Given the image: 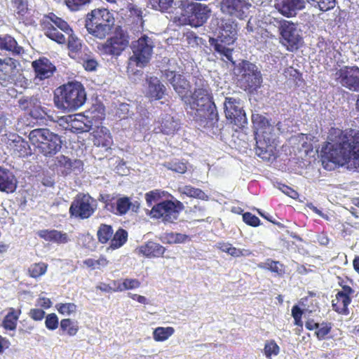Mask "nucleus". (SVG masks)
<instances>
[{
	"label": "nucleus",
	"mask_w": 359,
	"mask_h": 359,
	"mask_svg": "<svg viewBox=\"0 0 359 359\" xmlns=\"http://www.w3.org/2000/svg\"><path fill=\"white\" fill-rule=\"evenodd\" d=\"M321 161L327 170L345 167L349 171L359 172V130L331 128L322 146Z\"/></svg>",
	"instance_id": "f257e3e1"
},
{
	"label": "nucleus",
	"mask_w": 359,
	"mask_h": 359,
	"mask_svg": "<svg viewBox=\"0 0 359 359\" xmlns=\"http://www.w3.org/2000/svg\"><path fill=\"white\" fill-rule=\"evenodd\" d=\"M256 140L255 154L266 161H273L278 157V140L274 127L264 116L259 114L252 115Z\"/></svg>",
	"instance_id": "f03ea898"
},
{
	"label": "nucleus",
	"mask_w": 359,
	"mask_h": 359,
	"mask_svg": "<svg viewBox=\"0 0 359 359\" xmlns=\"http://www.w3.org/2000/svg\"><path fill=\"white\" fill-rule=\"evenodd\" d=\"M53 100L58 109L68 111H75L86 101L85 88L79 81L68 82L55 90Z\"/></svg>",
	"instance_id": "7ed1b4c3"
},
{
	"label": "nucleus",
	"mask_w": 359,
	"mask_h": 359,
	"mask_svg": "<svg viewBox=\"0 0 359 359\" xmlns=\"http://www.w3.org/2000/svg\"><path fill=\"white\" fill-rule=\"evenodd\" d=\"M28 138L35 151L46 157L55 156L62 149L61 137L48 128L32 130Z\"/></svg>",
	"instance_id": "20e7f679"
},
{
	"label": "nucleus",
	"mask_w": 359,
	"mask_h": 359,
	"mask_svg": "<svg viewBox=\"0 0 359 359\" xmlns=\"http://www.w3.org/2000/svg\"><path fill=\"white\" fill-rule=\"evenodd\" d=\"M114 25L112 13L106 8H97L86 15L85 27L96 38L103 39L111 31Z\"/></svg>",
	"instance_id": "39448f33"
},
{
	"label": "nucleus",
	"mask_w": 359,
	"mask_h": 359,
	"mask_svg": "<svg viewBox=\"0 0 359 359\" xmlns=\"http://www.w3.org/2000/svg\"><path fill=\"white\" fill-rule=\"evenodd\" d=\"M236 27L237 25L234 21L231 20H222L217 38H210L209 40L214 50L231 62H233L232 57L233 50L226 47V46L233 44L236 40Z\"/></svg>",
	"instance_id": "423d86ee"
},
{
	"label": "nucleus",
	"mask_w": 359,
	"mask_h": 359,
	"mask_svg": "<svg viewBox=\"0 0 359 359\" xmlns=\"http://www.w3.org/2000/svg\"><path fill=\"white\" fill-rule=\"evenodd\" d=\"M184 209L183 203L178 200H164L152 206L148 215L164 224L174 223L180 213Z\"/></svg>",
	"instance_id": "0eeeda50"
},
{
	"label": "nucleus",
	"mask_w": 359,
	"mask_h": 359,
	"mask_svg": "<svg viewBox=\"0 0 359 359\" xmlns=\"http://www.w3.org/2000/svg\"><path fill=\"white\" fill-rule=\"evenodd\" d=\"M238 85L241 89L252 93L261 87L262 74L255 64L243 60L238 65Z\"/></svg>",
	"instance_id": "6e6552de"
},
{
	"label": "nucleus",
	"mask_w": 359,
	"mask_h": 359,
	"mask_svg": "<svg viewBox=\"0 0 359 359\" xmlns=\"http://www.w3.org/2000/svg\"><path fill=\"white\" fill-rule=\"evenodd\" d=\"M210 13L211 10L207 5L191 2L184 6L180 20L184 25L198 27L206 22Z\"/></svg>",
	"instance_id": "1a4fd4ad"
},
{
	"label": "nucleus",
	"mask_w": 359,
	"mask_h": 359,
	"mask_svg": "<svg viewBox=\"0 0 359 359\" xmlns=\"http://www.w3.org/2000/svg\"><path fill=\"white\" fill-rule=\"evenodd\" d=\"M280 42L287 51L294 52L299 49L303 43V37L299 34L296 24L282 20L278 26Z\"/></svg>",
	"instance_id": "9d476101"
},
{
	"label": "nucleus",
	"mask_w": 359,
	"mask_h": 359,
	"mask_svg": "<svg viewBox=\"0 0 359 359\" xmlns=\"http://www.w3.org/2000/svg\"><path fill=\"white\" fill-rule=\"evenodd\" d=\"M194 85L196 88L189 104L192 110L196 111V114L200 111L205 112L212 103H215L210 93L208 83L203 78L198 76L196 78Z\"/></svg>",
	"instance_id": "9b49d317"
},
{
	"label": "nucleus",
	"mask_w": 359,
	"mask_h": 359,
	"mask_svg": "<svg viewBox=\"0 0 359 359\" xmlns=\"http://www.w3.org/2000/svg\"><path fill=\"white\" fill-rule=\"evenodd\" d=\"M97 209V203L88 194H79L69 207L72 217L86 219L92 217Z\"/></svg>",
	"instance_id": "f8f14e48"
},
{
	"label": "nucleus",
	"mask_w": 359,
	"mask_h": 359,
	"mask_svg": "<svg viewBox=\"0 0 359 359\" xmlns=\"http://www.w3.org/2000/svg\"><path fill=\"white\" fill-rule=\"evenodd\" d=\"M154 47V42L147 35H143L137 41H133L132 50L133 55L130 57V62H135L137 67H143L149 62Z\"/></svg>",
	"instance_id": "ddd939ff"
},
{
	"label": "nucleus",
	"mask_w": 359,
	"mask_h": 359,
	"mask_svg": "<svg viewBox=\"0 0 359 359\" xmlns=\"http://www.w3.org/2000/svg\"><path fill=\"white\" fill-rule=\"evenodd\" d=\"M129 44V37L122 29L116 30L114 35L104 43L97 46L102 55L118 56Z\"/></svg>",
	"instance_id": "4468645a"
},
{
	"label": "nucleus",
	"mask_w": 359,
	"mask_h": 359,
	"mask_svg": "<svg viewBox=\"0 0 359 359\" xmlns=\"http://www.w3.org/2000/svg\"><path fill=\"white\" fill-rule=\"evenodd\" d=\"M224 104L225 116L229 123L238 128H243L247 123V117L241 105L240 100L226 97Z\"/></svg>",
	"instance_id": "2eb2a0df"
},
{
	"label": "nucleus",
	"mask_w": 359,
	"mask_h": 359,
	"mask_svg": "<svg viewBox=\"0 0 359 359\" xmlns=\"http://www.w3.org/2000/svg\"><path fill=\"white\" fill-rule=\"evenodd\" d=\"M336 82L350 90L359 92V67L354 66H344L337 69L334 74Z\"/></svg>",
	"instance_id": "dca6fc26"
},
{
	"label": "nucleus",
	"mask_w": 359,
	"mask_h": 359,
	"mask_svg": "<svg viewBox=\"0 0 359 359\" xmlns=\"http://www.w3.org/2000/svg\"><path fill=\"white\" fill-rule=\"evenodd\" d=\"M164 76L181 97L182 100L187 104L191 88L189 81L183 74L170 69L165 70Z\"/></svg>",
	"instance_id": "f3484780"
},
{
	"label": "nucleus",
	"mask_w": 359,
	"mask_h": 359,
	"mask_svg": "<svg viewBox=\"0 0 359 359\" xmlns=\"http://www.w3.org/2000/svg\"><path fill=\"white\" fill-rule=\"evenodd\" d=\"M56 19L64 20L53 13H48V15L45 16V18L41 23V27L44 32V34L48 39L59 44H65L67 39L65 35L58 31V29L61 31V28L55 22Z\"/></svg>",
	"instance_id": "a211bd4d"
},
{
	"label": "nucleus",
	"mask_w": 359,
	"mask_h": 359,
	"mask_svg": "<svg viewBox=\"0 0 359 359\" xmlns=\"http://www.w3.org/2000/svg\"><path fill=\"white\" fill-rule=\"evenodd\" d=\"M5 143L11 155L27 157L32 154L28 142L16 133H10L7 136Z\"/></svg>",
	"instance_id": "6ab92c4d"
},
{
	"label": "nucleus",
	"mask_w": 359,
	"mask_h": 359,
	"mask_svg": "<svg viewBox=\"0 0 359 359\" xmlns=\"http://www.w3.org/2000/svg\"><path fill=\"white\" fill-rule=\"evenodd\" d=\"M354 290L349 286L344 285L342 286V290L339 291L335 296V299L332 301L333 310L341 315H348L349 313L348 305L351 302V295Z\"/></svg>",
	"instance_id": "aec40b11"
},
{
	"label": "nucleus",
	"mask_w": 359,
	"mask_h": 359,
	"mask_svg": "<svg viewBox=\"0 0 359 359\" xmlns=\"http://www.w3.org/2000/svg\"><path fill=\"white\" fill-rule=\"evenodd\" d=\"M250 6L251 4L245 0H222L220 3V9L223 13L239 19L245 17V11Z\"/></svg>",
	"instance_id": "412c9836"
},
{
	"label": "nucleus",
	"mask_w": 359,
	"mask_h": 359,
	"mask_svg": "<svg viewBox=\"0 0 359 359\" xmlns=\"http://www.w3.org/2000/svg\"><path fill=\"white\" fill-rule=\"evenodd\" d=\"M55 22L60 26L61 31L68 36L66 43L69 50V56L74 57L72 54H77L81 50L82 43L81 40L74 34L73 29L65 20L56 19Z\"/></svg>",
	"instance_id": "4be33fe9"
},
{
	"label": "nucleus",
	"mask_w": 359,
	"mask_h": 359,
	"mask_svg": "<svg viewBox=\"0 0 359 359\" xmlns=\"http://www.w3.org/2000/svg\"><path fill=\"white\" fill-rule=\"evenodd\" d=\"M32 67L34 69L36 77L40 80L51 77L56 69L54 65L44 57L33 61Z\"/></svg>",
	"instance_id": "5701e85b"
},
{
	"label": "nucleus",
	"mask_w": 359,
	"mask_h": 359,
	"mask_svg": "<svg viewBox=\"0 0 359 359\" xmlns=\"http://www.w3.org/2000/svg\"><path fill=\"white\" fill-rule=\"evenodd\" d=\"M276 6L280 13L289 18L294 16L297 11L304 8L305 1L304 0H280L276 2Z\"/></svg>",
	"instance_id": "b1692460"
},
{
	"label": "nucleus",
	"mask_w": 359,
	"mask_h": 359,
	"mask_svg": "<svg viewBox=\"0 0 359 359\" xmlns=\"http://www.w3.org/2000/svg\"><path fill=\"white\" fill-rule=\"evenodd\" d=\"M0 50L7 51L13 56H22L25 54L24 48L10 34L0 35Z\"/></svg>",
	"instance_id": "393cba45"
},
{
	"label": "nucleus",
	"mask_w": 359,
	"mask_h": 359,
	"mask_svg": "<svg viewBox=\"0 0 359 359\" xmlns=\"http://www.w3.org/2000/svg\"><path fill=\"white\" fill-rule=\"evenodd\" d=\"M157 126L154 130L156 133H162L165 135H172L179 129V123L170 114L162 116L157 122Z\"/></svg>",
	"instance_id": "a878e982"
},
{
	"label": "nucleus",
	"mask_w": 359,
	"mask_h": 359,
	"mask_svg": "<svg viewBox=\"0 0 359 359\" xmlns=\"http://www.w3.org/2000/svg\"><path fill=\"white\" fill-rule=\"evenodd\" d=\"M166 248L162 245L149 241L145 244L138 248L139 254L147 258H156L163 257Z\"/></svg>",
	"instance_id": "bb28decb"
},
{
	"label": "nucleus",
	"mask_w": 359,
	"mask_h": 359,
	"mask_svg": "<svg viewBox=\"0 0 359 359\" xmlns=\"http://www.w3.org/2000/svg\"><path fill=\"white\" fill-rule=\"evenodd\" d=\"M93 143L97 147H102L107 150L113 143L109 130L104 126L97 127L94 131Z\"/></svg>",
	"instance_id": "cd10ccee"
},
{
	"label": "nucleus",
	"mask_w": 359,
	"mask_h": 359,
	"mask_svg": "<svg viewBox=\"0 0 359 359\" xmlns=\"http://www.w3.org/2000/svg\"><path fill=\"white\" fill-rule=\"evenodd\" d=\"M38 235L46 241L57 244H65L69 241L67 233L55 229H43L38 232Z\"/></svg>",
	"instance_id": "c85d7f7f"
},
{
	"label": "nucleus",
	"mask_w": 359,
	"mask_h": 359,
	"mask_svg": "<svg viewBox=\"0 0 359 359\" xmlns=\"http://www.w3.org/2000/svg\"><path fill=\"white\" fill-rule=\"evenodd\" d=\"M15 189V176L8 170L0 167V191L12 193Z\"/></svg>",
	"instance_id": "c756f323"
},
{
	"label": "nucleus",
	"mask_w": 359,
	"mask_h": 359,
	"mask_svg": "<svg viewBox=\"0 0 359 359\" xmlns=\"http://www.w3.org/2000/svg\"><path fill=\"white\" fill-rule=\"evenodd\" d=\"M21 315L20 309L10 307L8 309V313L2 321V327L6 330L14 331L16 330L18 319Z\"/></svg>",
	"instance_id": "7c9ffc66"
},
{
	"label": "nucleus",
	"mask_w": 359,
	"mask_h": 359,
	"mask_svg": "<svg viewBox=\"0 0 359 359\" xmlns=\"http://www.w3.org/2000/svg\"><path fill=\"white\" fill-rule=\"evenodd\" d=\"M166 88L157 78H151L149 81L147 96L155 100H161L165 93Z\"/></svg>",
	"instance_id": "2f4dec72"
},
{
	"label": "nucleus",
	"mask_w": 359,
	"mask_h": 359,
	"mask_svg": "<svg viewBox=\"0 0 359 359\" xmlns=\"http://www.w3.org/2000/svg\"><path fill=\"white\" fill-rule=\"evenodd\" d=\"M15 69V62L12 58H0V81H8L11 78Z\"/></svg>",
	"instance_id": "473e14b6"
},
{
	"label": "nucleus",
	"mask_w": 359,
	"mask_h": 359,
	"mask_svg": "<svg viewBox=\"0 0 359 359\" xmlns=\"http://www.w3.org/2000/svg\"><path fill=\"white\" fill-rule=\"evenodd\" d=\"M246 29L249 33H252V36L255 39L257 43H266L268 39H271L273 36L263 27L253 28L250 20L247 24Z\"/></svg>",
	"instance_id": "72a5a7b5"
},
{
	"label": "nucleus",
	"mask_w": 359,
	"mask_h": 359,
	"mask_svg": "<svg viewBox=\"0 0 359 359\" xmlns=\"http://www.w3.org/2000/svg\"><path fill=\"white\" fill-rule=\"evenodd\" d=\"M128 237V231L123 228H119L115 233L113 232L109 248L111 250L120 248L127 242Z\"/></svg>",
	"instance_id": "f704fd0d"
},
{
	"label": "nucleus",
	"mask_w": 359,
	"mask_h": 359,
	"mask_svg": "<svg viewBox=\"0 0 359 359\" xmlns=\"http://www.w3.org/2000/svg\"><path fill=\"white\" fill-rule=\"evenodd\" d=\"M114 292H122L124 290H133L138 288L141 283L137 279L125 278L123 282L119 280H113Z\"/></svg>",
	"instance_id": "c9c22d12"
},
{
	"label": "nucleus",
	"mask_w": 359,
	"mask_h": 359,
	"mask_svg": "<svg viewBox=\"0 0 359 359\" xmlns=\"http://www.w3.org/2000/svg\"><path fill=\"white\" fill-rule=\"evenodd\" d=\"M161 241L164 243L177 244L184 243L190 241V238L187 234L176 232L165 233L161 236Z\"/></svg>",
	"instance_id": "e433bc0d"
},
{
	"label": "nucleus",
	"mask_w": 359,
	"mask_h": 359,
	"mask_svg": "<svg viewBox=\"0 0 359 359\" xmlns=\"http://www.w3.org/2000/svg\"><path fill=\"white\" fill-rule=\"evenodd\" d=\"M181 194L190 198H194L202 201H207L208 196L201 189L194 187L191 185H185L179 188Z\"/></svg>",
	"instance_id": "4c0bfd02"
},
{
	"label": "nucleus",
	"mask_w": 359,
	"mask_h": 359,
	"mask_svg": "<svg viewBox=\"0 0 359 359\" xmlns=\"http://www.w3.org/2000/svg\"><path fill=\"white\" fill-rule=\"evenodd\" d=\"M113 228L109 224H101L97 231L98 241L102 244H106L110 242L113 236Z\"/></svg>",
	"instance_id": "58836bf2"
},
{
	"label": "nucleus",
	"mask_w": 359,
	"mask_h": 359,
	"mask_svg": "<svg viewBox=\"0 0 359 359\" xmlns=\"http://www.w3.org/2000/svg\"><path fill=\"white\" fill-rule=\"evenodd\" d=\"M258 266L261 269L269 270L273 273H276L279 276L285 273L284 265L278 261H274L271 259H267L264 263H260Z\"/></svg>",
	"instance_id": "ea45409f"
},
{
	"label": "nucleus",
	"mask_w": 359,
	"mask_h": 359,
	"mask_svg": "<svg viewBox=\"0 0 359 359\" xmlns=\"http://www.w3.org/2000/svg\"><path fill=\"white\" fill-rule=\"evenodd\" d=\"M60 330L68 336H75L79 330V327L77 322L73 321L70 318H64L60 322Z\"/></svg>",
	"instance_id": "a19ab883"
},
{
	"label": "nucleus",
	"mask_w": 359,
	"mask_h": 359,
	"mask_svg": "<svg viewBox=\"0 0 359 359\" xmlns=\"http://www.w3.org/2000/svg\"><path fill=\"white\" fill-rule=\"evenodd\" d=\"M132 206H135V205L133 204L129 197L118 198L116 200L114 214L116 215H126Z\"/></svg>",
	"instance_id": "79ce46f5"
},
{
	"label": "nucleus",
	"mask_w": 359,
	"mask_h": 359,
	"mask_svg": "<svg viewBox=\"0 0 359 359\" xmlns=\"http://www.w3.org/2000/svg\"><path fill=\"white\" fill-rule=\"evenodd\" d=\"M48 264L40 262L31 264L27 269V274L33 278H38L43 276L48 270Z\"/></svg>",
	"instance_id": "37998d69"
},
{
	"label": "nucleus",
	"mask_w": 359,
	"mask_h": 359,
	"mask_svg": "<svg viewBox=\"0 0 359 359\" xmlns=\"http://www.w3.org/2000/svg\"><path fill=\"white\" fill-rule=\"evenodd\" d=\"M175 332L172 327H158L153 332V338L156 341H164Z\"/></svg>",
	"instance_id": "c03bdc74"
},
{
	"label": "nucleus",
	"mask_w": 359,
	"mask_h": 359,
	"mask_svg": "<svg viewBox=\"0 0 359 359\" xmlns=\"http://www.w3.org/2000/svg\"><path fill=\"white\" fill-rule=\"evenodd\" d=\"M306 1L323 12L330 11L336 6V0H306Z\"/></svg>",
	"instance_id": "a18cd8bd"
},
{
	"label": "nucleus",
	"mask_w": 359,
	"mask_h": 359,
	"mask_svg": "<svg viewBox=\"0 0 359 359\" xmlns=\"http://www.w3.org/2000/svg\"><path fill=\"white\" fill-rule=\"evenodd\" d=\"M168 192L161 189L151 190L145 194V200L147 206L151 207L153 203H156L166 196Z\"/></svg>",
	"instance_id": "49530a36"
},
{
	"label": "nucleus",
	"mask_w": 359,
	"mask_h": 359,
	"mask_svg": "<svg viewBox=\"0 0 359 359\" xmlns=\"http://www.w3.org/2000/svg\"><path fill=\"white\" fill-rule=\"evenodd\" d=\"M15 13L16 18L20 20L25 22L28 18L29 8L27 1H20L16 4H14Z\"/></svg>",
	"instance_id": "de8ad7c7"
},
{
	"label": "nucleus",
	"mask_w": 359,
	"mask_h": 359,
	"mask_svg": "<svg viewBox=\"0 0 359 359\" xmlns=\"http://www.w3.org/2000/svg\"><path fill=\"white\" fill-rule=\"evenodd\" d=\"M118 198L111 194H100L98 200L104 203V208L111 213L114 214L116 208V200Z\"/></svg>",
	"instance_id": "09e8293b"
},
{
	"label": "nucleus",
	"mask_w": 359,
	"mask_h": 359,
	"mask_svg": "<svg viewBox=\"0 0 359 359\" xmlns=\"http://www.w3.org/2000/svg\"><path fill=\"white\" fill-rule=\"evenodd\" d=\"M39 99L35 97L23 96L18 100L19 107L28 114L37 104Z\"/></svg>",
	"instance_id": "8fccbe9b"
},
{
	"label": "nucleus",
	"mask_w": 359,
	"mask_h": 359,
	"mask_svg": "<svg viewBox=\"0 0 359 359\" xmlns=\"http://www.w3.org/2000/svg\"><path fill=\"white\" fill-rule=\"evenodd\" d=\"M264 351L265 356L268 359H271L272 355H278L280 347L273 339H271L266 341Z\"/></svg>",
	"instance_id": "3c124183"
},
{
	"label": "nucleus",
	"mask_w": 359,
	"mask_h": 359,
	"mask_svg": "<svg viewBox=\"0 0 359 359\" xmlns=\"http://www.w3.org/2000/svg\"><path fill=\"white\" fill-rule=\"evenodd\" d=\"M109 261L104 256H101L98 259H86L83 261V264L91 269H100V267L106 266Z\"/></svg>",
	"instance_id": "603ef678"
},
{
	"label": "nucleus",
	"mask_w": 359,
	"mask_h": 359,
	"mask_svg": "<svg viewBox=\"0 0 359 359\" xmlns=\"http://www.w3.org/2000/svg\"><path fill=\"white\" fill-rule=\"evenodd\" d=\"M59 313L69 316L76 311L77 306L74 303H59L55 306Z\"/></svg>",
	"instance_id": "864d4df0"
},
{
	"label": "nucleus",
	"mask_w": 359,
	"mask_h": 359,
	"mask_svg": "<svg viewBox=\"0 0 359 359\" xmlns=\"http://www.w3.org/2000/svg\"><path fill=\"white\" fill-rule=\"evenodd\" d=\"M40 101L39 100L37 104L29 112V115L36 119V120H43L45 119L46 116L47 115V112L45 109L41 106Z\"/></svg>",
	"instance_id": "5fc2aeb1"
},
{
	"label": "nucleus",
	"mask_w": 359,
	"mask_h": 359,
	"mask_svg": "<svg viewBox=\"0 0 359 359\" xmlns=\"http://www.w3.org/2000/svg\"><path fill=\"white\" fill-rule=\"evenodd\" d=\"M316 331L315 334L318 340H323L325 337L331 332L332 324L327 322H323Z\"/></svg>",
	"instance_id": "6e6d98bb"
},
{
	"label": "nucleus",
	"mask_w": 359,
	"mask_h": 359,
	"mask_svg": "<svg viewBox=\"0 0 359 359\" xmlns=\"http://www.w3.org/2000/svg\"><path fill=\"white\" fill-rule=\"evenodd\" d=\"M242 217L243 221L248 226L257 227L259 226L261 224L259 217L250 212L243 213Z\"/></svg>",
	"instance_id": "4d7b16f0"
},
{
	"label": "nucleus",
	"mask_w": 359,
	"mask_h": 359,
	"mask_svg": "<svg viewBox=\"0 0 359 359\" xmlns=\"http://www.w3.org/2000/svg\"><path fill=\"white\" fill-rule=\"evenodd\" d=\"M174 0H150L152 7L156 10L161 11H167L170 8Z\"/></svg>",
	"instance_id": "13d9d810"
},
{
	"label": "nucleus",
	"mask_w": 359,
	"mask_h": 359,
	"mask_svg": "<svg viewBox=\"0 0 359 359\" xmlns=\"http://www.w3.org/2000/svg\"><path fill=\"white\" fill-rule=\"evenodd\" d=\"M45 325L49 330H55L58 327L59 319L54 313H49L46 316Z\"/></svg>",
	"instance_id": "bf43d9fd"
},
{
	"label": "nucleus",
	"mask_w": 359,
	"mask_h": 359,
	"mask_svg": "<svg viewBox=\"0 0 359 359\" xmlns=\"http://www.w3.org/2000/svg\"><path fill=\"white\" fill-rule=\"evenodd\" d=\"M302 315L303 311L297 305L292 307V316L294 318V323L301 328L303 327V322L302 320Z\"/></svg>",
	"instance_id": "052dcab7"
},
{
	"label": "nucleus",
	"mask_w": 359,
	"mask_h": 359,
	"mask_svg": "<svg viewBox=\"0 0 359 359\" xmlns=\"http://www.w3.org/2000/svg\"><path fill=\"white\" fill-rule=\"evenodd\" d=\"M252 254V251L249 249H239L232 245L230 248V252H229V255L233 257H248Z\"/></svg>",
	"instance_id": "680f3d73"
},
{
	"label": "nucleus",
	"mask_w": 359,
	"mask_h": 359,
	"mask_svg": "<svg viewBox=\"0 0 359 359\" xmlns=\"http://www.w3.org/2000/svg\"><path fill=\"white\" fill-rule=\"evenodd\" d=\"M92 1L93 0H65V3L72 11H77L81 6L88 4Z\"/></svg>",
	"instance_id": "e2e57ef3"
},
{
	"label": "nucleus",
	"mask_w": 359,
	"mask_h": 359,
	"mask_svg": "<svg viewBox=\"0 0 359 359\" xmlns=\"http://www.w3.org/2000/svg\"><path fill=\"white\" fill-rule=\"evenodd\" d=\"M205 111L207 118L212 122H217L219 119V115L217 111V107L215 103H212L210 106L207 108Z\"/></svg>",
	"instance_id": "0e129e2a"
},
{
	"label": "nucleus",
	"mask_w": 359,
	"mask_h": 359,
	"mask_svg": "<svg viewBox=\"0 0 359 359\" xmlns=\"http://www.w3.org/2000/svg\"><path fill=\"white\" fill-rule=\"evenodd\" d=\"M168 168L176 172L184 174L187 170V162L180 161L172 162L170 164Z\"/></svg>",
	"instance_id": "69168bd1"
},
{
	"label": "nucleus",
	"mask_w": 359,
	"mask_h": 359,
	"mask_svg": "<svg viewBox=\"0 0 359 359\" xmlns=\"http://www.w3.org/2000/svg\"><path fill=\"white\" fill-rule=\"evenodd\" d=\"M29 316L35 321H41L45 317L46 313L41 309H30Z\"/></svg>",
	"instance_id": "338daca9"
},
{
	"label": "nucleus",
	"mask_w": 359,
	"mask_h": 359,
	"mask_svg": "<svg viewBox=\"0 0 359 359\" xmlns=\"http://www.w3.org/2000/svg\"><path fill=\"white\" fill-rule=\"evenodd\" d=\"M279 189L285 195L288 196L289 197L293 199H297L299 198L298 192L287 185L280 184Z\"/></svg>",
	"instance_id": "774afa93"
}]
</instances>
